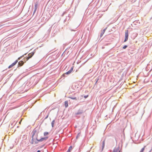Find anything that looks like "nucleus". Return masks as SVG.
<instances>
[{
  "instance_id": "12",
  "label": "nucleus",
  "mask_w": 152,
  "mask_h": 152,
  "mask_svg": "<svg viewBox=\"0 0 152 152\" xmlns=\"http://www.w3.org/2000/svg\"><path fill=\"white\" fill-rule=\"evenodd\" d=\"M72 146H70L69 147L68 150L67 151V152H70L72 150Z\"/></svg>"
},
{
  "instance_id": "6",
  "label": "nucleus",
  "mask_w": 152,
  "mask_h": 152,
  "mask_svg": "<svg viewBox=\"0 0 152 152\" xmlns=\"http://www.w3.org/2000/svg\"><path fill=\"white\" fill-rule=\"evenodd\" d=\"M73 70V68L72 67L71 69L68 72L64 73V75H69L70 74L72 71Z\"/></svg>"
},
{
  "instance_id": "18",
  "label": "nucleus",
  "mask_w": 152,
  "mask_h": 152,
  "mask_svg": "<svg viewBox=\"0 0 152 152\" xmlns=\"http://www.w3.org/2000/svg\"><path fill=\"white\" fill-rule=\"evenodd\" d=\"M127 45H124L123 48L124 49H126V48H127Z\"/></svg>"
},
{
  "instance_id": "15",
  "label": "nucleus",
  "mask_w": 152,
  "mask_h": 152,
  "mask_svg": "<svg viewBox=\"0 0 152 152\" xmlns=\"http://www.w3.org/2000/svg\"><path fill=\"white\" fill-rule=\"evenodd\" d=\"M54 123H55V120H53L52 121V123H51L52 126L53 127L54 126Z\"/></svg>"
},
{
  "instance_id": "17",
  "label": "nucleus",
  "mask_w": 152,
  "mask_h": 152,
  "mask_svg": "<svg viewBox=\"0 0 152 152\" xmlns=\"http://www.w3.org/2000/svg\"><path fill=\"white\" fill-rule=\"evenodd\" d=\"M44 134L45 136H46L48 134V133L47 132H44Z\"/></svg>"
},
{
  "instance_id": "19",
  "label": "nucleus",
  "mask_w": 152,
  "mask_h": 152,
  "mask_svg": "<svg viewBox=\"0 0 152 152\" xmlns=\"http://www.w3.org/2000/svg\"><path fill=\"white\" fill-rule=\"evenodd\" d=\"M70 98L73 99H76V97H70Z\"/></svg>"
},
{
  "instance_id": "21",
  "label": "nucleus",
  "mask_w": 152,
  "mask_h": 152,
  "mask_svg": "<svg viewBox=\"0 0 152 152\" xmlns=\"http://www.w3.org/2000/svg\"><path fill=\"white\" fill-rule=\"evenodd\" d=\"M26 57H25V58H23V61H26Z\"/></svg>"
},
{
  "instance_id": "4",
  "label": "nucleus",
  "mask_w": 152,
  "mask_h": 152,
  "mask_svg": "<svg viewBox=\"0 0 152 152\" xmlns=\"http://www.w3.org/2000/svg\"><path fill=\"white\" fill-rule=\"evenodd\" d=\"M128 31L127 30L125 32V39L124 40V42H126L127 40L128 39Z\"/></svg>"
},
{
  "instance_id": "5",
  "label": "nucleus",
  "mask_w": 152,
  "mask_h": 152,
  "mask_svg": "<svg viewBox=\"0 0 152 152\" xmlns=\"http://www.w3.org/2000/svg\"><path fill=\"white\" fill-rule=\"evenodd\" d=\"M34 53L32 52L28 54V56L26 57V61H28L29 58H31L34 55Z\"/></svg>"
},
{
  "instance_id": "9",
  "label": "nucleus",
  "mask_w": 152,
  "mask_h": 152,
  "mask_svg": "<svg viewBox=\"0 0 152 152\" xmlns=\"http://www.w3.org/2000/svg\"><path fill=\"white\" fill-rule=\"evenodd\" d=\"M64 105L65 107L66 108L68 107V101H66L64 102Z\"/></svg>"
},
{
  "instance_id": "13",
  "label": "nucleus",
  "mask_w": 152,
  "mask_h": 152,
  "mask_svg": "<svg viewBox=\"0 0 152 152\" xmlns=\"http://www.w3.org/2000/svg\"><path fill=\"white\" fill-rule=\"evenodd\" d=\"M37 4L36 3L35 4V5H34V13L35 12V11H36V9H37Z\"/></svg>"
},
{
  "instance_id": "7",
  "label": "nucleus",
  "mask_w": 152,
  "mask_h": 152,
  "mask_svg": "<svg viewBox=\"0 0 152 152\" xmlns=\"http://www.w3.org/2000/svg\"><path fill=\"white\" fill-rule=\"evenodd\" d=\"M24 64L23 61H20L18 63V67L22 66Z\"/></svg>"
},
{
  "instance_id": "22",
  "label": "nucleus",
  "mask_w": 152,
  "mask_h": 152,
  "mask_svg": "<svg viewBox=\"0 0 152 152\" xmlns=\"http://www.w3.org/2000/svg\"><path fill=\"white\" fill-rule=\"evenodd\" d=\"M37 152H41L40 150H38L37 151Z\"/></svg>"
},
{
  "instance_id": "2",
  "label": "nucleus",
  "mask_w": 152,
  "mask_h": 152,
  "mask_svg": "<svg viewBox=\"0 0 152 152\" xmlns=\"http://www.w3.org/2000/svg\"><path fill=\"white\" fill-rule=\"evenodd\" d=\"M26 53L24 55H23L22 56H21L20 57H19L18 58V60H16L15 62L13 63L11 65H10L8 67V68L10 69L11 68H12V67L14 66V65H15L18 62V60H20L21 58H22L23 57H24V55H26Z\"/></svg>"
},
{
  "instance_id": "8",
  "label": "nucleus",
  "mask_w": 152,
  "mask_h": 152,
  "mask_svg": "<svg viewBox=\"0 0 152 152\" xmlns=\"http://www.w3.org/2000/svg\"><path fill=\"white\" fill-rule=\"evenodd\" d=\"M107 28H105L104 29H103V31H102L100 34V37H101L103 35V34L104 33L105 30H106Z\"/></svg>"
},
{
  "instance_id": "11",
  "label": "nucleus",
  "mask_w": 152,
  "mask_h": 152,
  "mask_svg": "<svg viewBox=\"0 0 152 152\" xmlns=\"http://www.w3.org/2000/svg\"><path fill=\"white\" fill-rule=\"evenodd\" d=\"M105 142L104 141H103L102 142V151L103 150L104 148V146Z\"/></svg>"
},
{
  "instance_id": "10",
  "label": "nucleus",
  "mask_w": 152,
  "mask_h": 152,
  "mask_svg": "<svg viewBox=\"0 0 152 152\" xmlns=\"http://www.w3.org/2000/svg\"><path fill=\"white\" fill-rule=\"evenodd\" d=\"M83 111L81 110H79L77 112L76 114L77 115H79L82 113Z\"/></svg>"
},
{
  "instance_id": "24",
  "label": "nucleus",
  "mask_w": 152,
  "mask_h": 152,
  "mask_svg": "<svg viewBox=\"0 0 152 152\" xmlns=\"http://www.w3.org/2000/svg\"><path fill=\"white\" fill-rule=\"evenodd\" d=\"M3 26V25H1V26H0H0Z\"/></svg>"
},
{
  "instance_id": "1",
  "label": "nucleus",
  "mask_w": 152,
  "mask_h": 152,
  "mask_svg": "<svg viewBox=\"0 0 152 152\" xmlns=\"http://www.w3.org/2000/svg\"><path fill=\"white\" fill-rule=\"evenodd\" d=\"M37 131L36 130L34 129L32 132L31 134V137L34 138V137L35 136L36 137V139L39 142H41L42 141L44 140H45L47 139L48 138V137H45L42 138L41 139L39 140L38 139L37 137V134L36 133Z\"/></svg>"
},
{
  "instance_id": "14",
  "label": "nucleus",
  "mask_w": 152,
  "mask_h": 152,
  "mask_svg": "<svg viewBox=\"0 0 152 152\" xmlns=\"http://www.w3.org/2000/svg\"><path fill=\"white\" fill-rule=\"evenodd\" d=\"M34 138L31 137V139L30 141V143L32 144H33L34 143Z\"/></svg>"
},
{
  "instance_id": "16",
  "label": "nucleus",
  "mask_w": 152,
  "mask_h": 152,
  "mask_svg": "<svg viewBox=\"0 0 152 152\" xmlns=\"http://www.w3.org/2000/svg\"><path fill=\"white\" fill-rule=\"evenodd\" d=\"M145 147H146V146H144V147L141 149V150L140 152H143L145 149Z\"/></svg>"
},
{
  "instance_id": "23",
  "label": "nucleus",
  "mask_w": 152,
  "mask_h": 152,
  "mask_svg": "<svg viewBox=\"0 0 152 152\" xmlns=\"http://www.w3.org/2000/svg\"><path fill=\"white\" fill-rule=\"evenodd\" d=\"M91 69H90V70H89L90 71H90V72H92V71H91Z\"/></svg>"
},
{
  "instance_id": "20",
  "label": "nucleus",
  "mask_w": 152,
  "mask_h": 152,
  "mask_svg": "<svg viewBox=\"0 0 152 152\" xmlns=\"http://www.w3.org/2000/svg\"><path fill=\"white\" fill-rule=\"evenodd\" d=\"M117 150H116L115 149H114L113 151V152H117Z\"/></svg>"
},
{
  "instance_id": "3",
  "label": "nucleus",
  "mask_w": 152,
  "mask_h": 152,
  "mask_svg": "<svg viewBox=\"0 0 152 152\" xmlns=\"http://www.w3.org/2000/svg\"><path fill=\"white\" fill-rule=\"evenodd\" d=\"M26 53L24 55H23L22 56H21L20 57H19L18 58V60H16L15 62L13 63L11 65H10L8 67V68L10 69L11 68H12V67L14 66V65H15L18 62V60H20L21 58H22L23 57H24V55H26Z\"/></svg>"
}]
</instances>
